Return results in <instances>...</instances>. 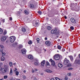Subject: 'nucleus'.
I'll use <instances>...</instances> for the list:
<instances>
[{"label":"nucleus","mask_w":80,"mask_h":80,"mask_svg":"<svg viewBox=\"0 0 80 80\" xmlns=\"http://www.w3.org/2000/svg\"><path fill=\"white\" fill-rule=\"evenodd\" d=\"M70 8L72 10H75L77 9V4L72 3L71 4Z\"/></svg>","instance_id":"nucleus-1"},{"label":"nucleus","mask_w":80,"mask_h":80,"mask_svg":"<svg viewBox=\"0 0 80 80\" xmlns=\"http://www.w3.org/2000/svg\"><path fill=\"white\" fill-rule=\"evenodd\" d=\"M4 67V69L2 68V72L3 73H6L7 72H9V66L7 65H5Z\"/></svg>","instance_id":"nucleus-2"},{"label":"nucleus","mask_w":80,"mask_h":80,"mask_svg":"<svg viewBox=\"0 0 80 80\" xmlns=\"http://www.w3.org/2000/svg\"><path fill=\"white\" fill-rule=\"evenodd\" d=\"M51 33L57 34L58 32L57 31V29L55 28L54 29H52L51 32Z\"/></svg>","instance_id":"nucleus-3"},{"label":"nucleus","mask_w":80,"mask_h":80,"mask_svg":"<svg viewBox=\"0 0 80 80\" xmlns=\"http://www.w3.org/2000/svg\"><path fill=\"white\" fill-rule=\"evenodd\" d=\"M60 56L58 54H56L55 55L54 59L56 60H59L60 59Z\"/></svg>","instance_id":"nucleus-4"},{"label":"nucleus","mask_w":80,"mask_h":80,"mask_svg":"<svg viewBox=\"0 0 80 80\" xmlns=\"http://www.w3.org/2000/svg\"><path fill=\"white\" fill-rule=\"evenodd\" d=\"M71 22L72 23L74 24H72L73 26H75V24L76 23V20L73 18H72L71 19Z\"/></svg>","instance_id":"nucleus-5"},{"label":"nucleus","mask_w":80,"mask_h":80,"mask_svg":"<svg viewBox=\"0 0 80 80\" xmlns=\"http://www.w3.org/2000/svg\"><path fill=\"white\" fill-rule=\"evenodd\" d=\"M70 63V61L69 60H68L67 58H65L64 61V65H68V63Z\"/></svg>","instance_id":"nucleus-6"},{"label":"nucleus","mask_w":80,"mask_h":80,"mask_svg":"<svg viewBox=\"0 0 80 80\" xmlns=\"http://www.w3.org/2000/svg\"><path fill=\"white\" fill-rule=\"evenodd\" d=\"M10 42L12 43L15 42V40H16V38L12 36L10 37Z\"/></svg>","instance_id":"nucleus-7"},{"label":"nucleus","mask_w":80,"mask_h":80,"mask_svg":"<svg viewBox=\"0 0 80 80\" xmlns=\"http://www.w3.org/2000/svg\"><path fill=\"white\" fill-rule=\"evenodd\" d=\"M49 62H51V65H53V66H54L55 65V62L53 61L52 59H50Z\"/></svg>","instance_id":"nucleus-8"},{"label":"nucleus","mask_w":80,"mask_h":80,"mask_svg":"<svg viewBox=\"0 0 80 80\" xmlns=\"http://www.w3.org/2000/svg\"><path fill=\"white\" fill-rule=\"evenodd\" d=\"M7 36H3L1 38V40L2 42H4L5 40H6L7 39Z\"/></svg>","instance_id":"nucleus-9"},{"label":"nucleus","mask_w":80,"mask_h":80,"mask_svg":"<svg viewBox=\"0 0 80 80\" xmlns=\"http://www.w3.org/2000/svg\"><path fill=\"white\" fill-rule=\"evenodd\" d=\"M45 44L47 46H50L51 45V42L49 41H47L45 42Z\"/></svg>","instance_id":"nucleus-10"},{"label":"nucleus","mask_w":80,"mask_h":80,"mask_svg":"<svg viewBox=\"0 0 80 80\" xmlns=\"http://www.w3.org/2000/svg\"><path fill=\"white\" fill-rule=\"evenodd\" d=\"M22 53L23 54H25L27 52V50L25 49H23L22 50Z\"/></svg>","instance_id":"nucleus-11"},{"label":"nucleus","mask_w":80,"mask_h":80,"mask_svg":"<svg viewBox=\"0 0 80 80\" xmlns=\"http://www.w3.org/2000/svg\"><path fill=\"white\" fill-rule=\"evenodd\" d=\"M33 58V57L32 55H29L28 56V58H29V59H30V60H32Z\"/></svg>","instance_id":"nucleus-12"},{"label":"nucleus","mask_w":80,"mask_h":80,"mask_svg":"<svg viewBox=\"0 0 80 80\" xmlns=\"http://www.w3.org/2000/svg\"><path fill=\"white\" fill-rule=\"evenodd\" d=\"M45 61L43 60L41 62V65L42 66H44L45 64Z\"/></svg>","instance_id":"nucleus-13"},{"label":"nucleus","mask_w":80,"mask_h":80,"mask_svg":"<svg viewBox=\"0 0 80 80\" xmlns=\"http://www.w3.org/2000/svg\"><path fill=\"white\" fill-rule=\"evenodd\" d=\"M13 74V70H12V69L11 68L10 69V72L9 73L10 75H12Z\"/></svg>","instance_id":"nucleus-14"},{"label":"nucleus","mask_w":80,"mask_h":80,"mask_svg":"<svg viewBox=\"0 0 80 80\" xmlns=\"http://www.w3.org/2000/svg\"><path fill=\"white\" fill-rule=\"evenodd\" d=\"M46 72L48 73H52V71L50 69H47L46 70Z\"/></svg>","instance_id":"nucleus-15"},{"label":"nucleus","mask_w":80,"mask_h":80,"mask_svg":"<svg viewBox=\"0 0 80 80\" xmlns=\"http://www.w3.org/2000/svg\"><path fill=\"white\" fill-rule=\"evenodd\" d=\"M75 63H77L80 65V60H76L75 61Z\"/></svg>","instance_id":"nucleus-16"},{"label":"nucleus","mask_w":80,"mask_h":80,"mask_svg":"<svg viewBox=\"0 0 80 80\" xmlns=\"http://www.w3.org/2000/svg\"><path fill=\"white\" fill-rule=\"evenodd\" d=\"M22 32H26V29L24 28H22Z\"/></svg>","instance_id":"nucleus-17"},{"label":"nucleus","mask_w":80,"mask_h":80,"mask_svg":"<svg viewBox=\"0 0 80 80\" xmlns=\"http://www.w3.org/2000/svg\"><path fill=\"white\" fill-rule=\"evenodd\" d=\"M58 65L59 67H60V68H62V67H63V65H62V64L61 63H59Z\"/></svg>","instance_id":"nucleus-18"},{"label":"nucleus","mask_w":80,"mask_h":80,"mask_svg":"<svg viewBox=\"0 0 80 80\" xmlns=\"http://www.w3.org/2000/svg\"><path fill=\"white\" fill-rule=\"evenodd\" d=\"M69 57L71 61H73V57L72 56H69Z\"/></svg>","instance_id":"nucleus-19"},{"label":"nucleus","mask_w":80,"mask_h":80,"mask_svg":"<svg viewBox=\"0 0 80 80\" xmlns=\"http://www.w3.org/2000/svg\"><path fill=\"white\" fill-rule=\"evenodd\" d=\"M30 8H34L35 6L33 4H31L30 5Z\"/></svg>","instance_id":"nucleus-20"},{"label":"nucleus","mask_w":80,"mask_h":80,"mask_svg":"<svg viewBox=\"0 0 80 80\" xmlns=\"http://www.w3.org/2000/svg\"><path fill=\"white\" fill-rule=\"evenodd\" d=\"M47 28L48 30H52V28L50 26L47 27Z\"/></svg>","instance_id":"nucleus-21"},{"label":"nucleus","mask_w":80,"mask_h":80,"mask_svg":"<svg viewBox=\"0 0 80 80\" xmlns=\"http://www.w3.org/2000/svg\"><path fill=\"white\" fill-rule=\"evenodd\" d=\"M34 65H39V64L38 62H35L34 63Z\"/></svg>","instance_id":"nucleus-22"},{"label":"nucleus","mask_w":80,"mask_h":80,"mask_svg":"<svg viewBox=\"0 0 80 80\" xmlns=\"http://www.w3.org/2000/svg\"><path fill=\"white\" fill-rule=\"evenodd\" d=\"M24 12L25 13V14H26V15H28V13H29L28 12V11H27V10L24 11Z\"/></svg>","instance_id":"nucleus-23"},{"label":"nucleus","mask_w":80,"mask_h":80,"mask_svg":"<svg viewBox=\"0 0 80 80\" xmlns=\"http://www.w3.org/2000/svg\"><path fill=\"white\" fill-rule=\"evenodd\" d=\"M9 66L11 67H12V65H13V64L12 63V62H9Z\"/></svg>","instance_id":"nucleus-24"},{"label":"nucleus","mask_w":80,"mask_h":80,"mask_svg":"<svg viewBox=\"0 0 80 80\" xmlns=\"http://www.w3.org/2000/svg\"><path fill=\"white\" fill-rule=\"evenodd\" d=\"M67 65L68 67H70L72 66V64L69 62L67 64Z\"/></svg>","instance_id":"nucleus-25"},{"label":"nucleus","mask_w":80,"mask_h":80,"mask_svg":"<svg viewBox=\"0 0 80 80\" xmlns=\"http://www.w3.org/2000/svg\"><path fill=\"white\" fill-rule=\"evenodd\" d=\"M18 47L19 48H23V45H18Z\"/></svg>","instance_id":"nucleus-26"},{"label":"nucleus","mask_w":80,"mask_h":80,"mask_svg":"<svg viewBox=\"0 0 80 80\" xmlns=\"http://www.w3.org/2000/svg\"><path fill=\"white\" fill-rule=\"evenodd\" d=\"M5 60V58L4 57H2L1 58V61H4Z\"/></svg>","instance_id":"nucleus-27"},{"label":"nucleus","mask_w":80,"mask_h":80,"mask_svg":"<svg viewBox=\"0 0 80 80\" xmlns=\"http://www.w3.org/2000/svg\"><path fill=\"white\" fill-rule=\"evenodd\" d=\"M28 44H29V45H31V44H32V41L30 40L28 42Z\"/></svg>","instance_id":"nucleus-28"},{"label":"nucleus","mask_w":80,"mask_h":80,"mask_svg":"<svg viewBox=\"0 0 80 80\" xmlns=\"http://www.w3.org/2000/svg\"><path fill=\"white\" fill-rule=\"evenodd\" d=\"M37 41V42H38V43H39V42L40 41V39H39V38H37L36 39Z\"/></svg>","instance_id":"nucleus-29"},{"label":"nucleus","mask_w":80,"mask_h":80,"mask_svg":"<svg viewBox=\"0 0 80 80\" xmlns=\"http://www.w3.org/2000/svg\"><path fill=\"white\" fill-rule=\"evenodd\" d=\"M3 33V30L0 28V33Z\"/></svg>","instance_id":"nucleus-30"},{"label":"nucleus","mask_w":80,"mask_h":80,"mask_svg":"<svg viewBox=\"0 0 80 80\" xmlns=\"http://www.w3.org/2000/svg\"><path fill=\"white\" fill-rule=\"evenodd\" d=\"M19 74V72H18V71L16 72V75L18 76V75Z\"/></svg>","instance_id":"nucleus-31"},{"label":"nucleus","mask_w":80,"mask_h":80,"mask_svg":"<svg viewBox=\"0 0 80 80\" xmlns=\"http://www.w3.org/2000/svg\"><path fill=\"white\" fill-rule=\"evenodd\" d=\"M58 49H59V50H60V49L62 48V47H61L60 46H58Z\"/></svg>","instance_id":"nucleus-32"},{"label":"nucleus","mask_w":80,"mask_h":80,"mask_svg":"<svg viewBox=\"0 0 80 80\" xmlns=\"http://www.w3.org/2000/svg\"><path fill=\"white\" fill-rule=\"evenodd\" d=\"M9 20H10V21H12V20L13 19H12V17H10L9 18Z\"/></svg>","instance_id":"nucleus-33"},{"label":"nucleus","mask_w":80,"mask_h":80,"mask_svg":"<svg viewBox=\"0 0 80 80\" xmlns=\"http://www.w3.org/2000/svg\"><path fill=\"white\" fill-rule=\"evenodd\" d=\"M5 52H2V56H5Z\"/></svg>","instance_id":"nucleus-34"},{"label":"nucleus","mask_w":80,"mask_h":80,"mask_svg":"<svg viewBox=\"0 0 80 80\" xmlns=\"http://www.w3.org/2000/svg\"><path fill=\"white\" fill-rule=\"evenodd\" d=\"M8 78V76H7V75L4 76V79H6V78Z\"/></svg>","instance_id":"nucleus-35"},{"label":"nucleus","mask_w":80,"mask_h":80,"mask_svg":"<svg viewBox=\"0 0 80 80\" xmlns=\"http://www.w3.org/2000/svg\"><path fill=\"white\" fill-rule=\"evenodd\" d=\"M38 13H39V14H40V15H42V12L41 11H39L38 12Z\"/></svg>","instance_id":"nucleus-36"},{"label":"nucleus","mask_w":80,"mask_h":80,"mask_svg":"<svg viewBox=\"0 0 80 80\" xmlns=\"http://www.w3.org/2000/svg\"><path fill=\"white\" fill-rule=\"evenodd\" d=\"M68 70H73V68H68Z\"/></svg>","instance_id":"nucleus-37"},{"label":"nucleus","mask_w":80,"mask_h":80,"mask_svg":"<svg viewBox=\"0 0 80 80\" xmlns=\"http://www.w3.org/2000/svg\"><path fill=\"white\" fill-rule=\"evenodd\" d=\"M0 47L2 48H4V47L3 45H0Z\"/></svg>","instance_id":"nucleus-38"},{"label":"nucleus","mask_w":80,"mask_h":80,"mask_svg":"<svg viewBox=\"0 0 80 80\" xmlns=\"http://www.w3.org/2000/svg\"><path fill=\"white\" fill-rule=\"evenodd\" d=\"M70 28L71 30H74V28H73V26L71 27Z\"/></svg>","instance_id":"nucleus-39"},{"label":"nucleus","mask_w":80,"mask_h":80,"mask_svg":"<svg viewBox=\"0 0 80 80\" xmlns=\"http://www.w3.org/2000/svg\"><path fill=\"white\" fill-rule=\"evenodd\" d=\"M3 50L2 49H0V52H1V53H3Z\"/></svg>","instance_id":"nucleus-40"},{"label":"nucleus","mask_w":80,"mask_h":80,"mask_svg":"<svg viewBox=\"0 0 80 80\" xmlns=\"http://www.w3.org/2000/svg\"><path fill=\"white\" fill-rule=\"evenodd\" d=\"M46 64L47 65H48V66H49V65H50L49 62H46Z\"/></svg>","instance_id":"nucleus-41"},{"label":"nucleus","mask_w":80,"mask_h":80,"mask_svg":"<svg viewBox=\"0 0 80 80\" xmlns=\"http://www.w3.org/2000/svg\"><path fill=\"white\" fill-rule=\"evenodd\" d=\"M6 33H7V30H5L4 32V35H5V34H6Z\"/></svg>","instance_id":"nucleus-42"},{"label":"nucleus","mask_w":80,"mask_h":80,"mask_svg":"<svg viewBox=\"0 0 80 80\" xmlns=\"http://www.w3.org/2000/svg\"><path fill=\"white\" fill-rule=\"evenodd\" d=\"M1 21L2 22L4 23V22H5V19H2Z\"/></svg>","instance_id":"nucleus-43"},{"label":"nucleus","mask_w":80,"mask_h":80,"mask_svg":"<svg viewBox=\"0 0 80 80\" xmlns=\"http://www.w3.org/2000/svg\"><path fill=\"white\" fill-rule=\"evenodd\" d=\"M2 65H3V63L0 62V66H2Z\"/></svg>","instance_id":"nucleus-44"},{"label":"nucleus","mask_w":80,"mask_h":80,"mask_svg":"<svg viewBox=\"0 0 80 80\" xmlns=\"http://www.w3.org/2000/svg\"><path fill=\"white\" fill-rule=\"evenodd\" d=\"M68 76H71V73H68Z\"/></svg>","instance_id":"nucleus-45"},{"label":"nucleus","mask_w":80,"mask_h":80,"mask_svg":"<svg viewBox=\"0 0 80 80\" xmlns=\"http://www.w3.org/2000/svg\"><path fill=\"white\" fill-rule=\"evenodd\" d=\"M23 79H25L26 78V77H25V76H24L23 77Z\"/></svg>","instance_id":"nucleus-46"},{"label":"nucleus","mask_w":80,"mask_h":80,"mask_svg":"<svg viewBox=\"0 0 80 80\" xmlns=\"http://www.w3.org/2000/svg\"><path fill=\"white\" fill-rule=\"evenodd\" d=\"M35 24L36 25L38 26V22H36L35 23Z\"/></svg>","instance_id":"nucleus-47"},{"label":"nucleus","mask_w":80,"mask_h":80,"mask_svg":"<svg viewBox=\"0 0 80 80\" xmlns=\"http://www.w3.org/2000/svg\"><path fill=\"white\" fill-rule=\"evenodd\" d=\"M34 70L35 72H37V71H38V70L36 68L34 69Z\"/></svg>","instance_id":"nucleus-48"},{"label":"nucleus","mask_w":80,"mask_h":80,"mask_svg":"<svg viewBox=\"0 0 80 80\" xmlns=\"http://www.w3.org/2000/svg\"><path fill=\"white\" fill-rule=\"evenodd\" d=\"M65 50V49H64V48H62V52H64Z\"/></svg>","instance_id":"nucleus-49"},{"label":"nucleus","mask_w":80,"mask_h":80,"mask_svg":"<svg viewBox=\"0 0 80 80\" xmlns=\"http://www.w3.org/2000/svg\"><path fill=\"white\" fill-rule=\"evenodd\" d=\"M34 72H35L34 70H33V69H32V73H34Z\"/></svg>","instance_id":"nucleus-50"},{"label":"nucleus","mask_w":80,"mask_h":80,"mask_svg":"<svg viewBox=\"0 0 80 80\" xmlns=\"http://www.w3.org/2000/svg\"><path fill=\"white\" fill-rule=\"evenodd\" d=\"M64 18H65V19H67V16H64Z\"/></svg>","instance_id":"nucleus-51"},{"label":"nucleus","mask_w":80,"mask_h":80,"mask_svg":"<svg viewBox=\"0 0 80 80\" xmlns=\"http://www.w3.org/2000/svg\"><path fill=\"white\" fill-rule=\"evenodd\" d=\"M1 70H2V67H0V71H1Z\"/></svg>","instance_id":"nucleus-52"},{"label":"nucleus","mask_w":80,"mask_h":80,"mask_svg":"<svg viewBox=\"0 0 80 80\" xmlns=\"http://www.w3.org/2000/svg\"><path fill=\"white\" fill-rule=\"evenodd\" d=\"M23 73H26V70H24L23 71Z\"/></svg>","instance_id":"nucleus-53"},{"label":"nucleus","mask_w":80,"mask_h":80,"mask_svg":"<svg viewBox=\"0 0 80 80\" xmlns=\"http://www.w3.org/2000/svg\"><path fill=\"white\" fill-rule=\"evenodd\" d=\"M44 39L45 40H47V37L45 38Z\"/></svg>","instance_id":"nucleus-54"},{"label":"nucleus","mask_w":80,"mask_h":80,"mask_svg":"<svg viewBox=\"0 0 80 80\" xmlns=\"http://www.w3.org/2000/svg\"><path fill=\"white\" fill-rule=\"evenodd\" d=\"M15 70H14V71H16L17 70V69L16 68H15Z\"/></svg>","instance_id":"nucleus-55"},{"label":"nucleus","mask_w":80,"mask_h":80,"mask_svg":"<svg viewBox=\"0 0 80 80\" xmlns=\"http://www.w3.org/2000/svg\"><path fill=\"white\" fill-rule=\"evenodd\" d=\"M58 78H55V79L56 80H57Z\"/></svg>","instance_id":"nucleus-56"},{"label":"nucleus","mask_w":80,"mask_h":80,"mask_svg":"<svg viewBox=\"0 0 80 80\" xmlns=\"http://www.w3.org/2000/svg\"><path fill=\"white\" fill-rule=\"evenodd\" d=\"M34 80H37V78H34Z\"/></svg>","instance_id":"nucleus-57"},{"label":"nucleus","mask_w":80,"mask_h":80,"mask_svg":"<svg viewBox=\"0 0 80 80\" xmlns=\"http://www.w3.org/2000/svg\"><path fill=\"white\" fill-rule=\"evenodd\" d=\"M13 65H16V63H14Z\"/></svg>","instance_id":"nucleus-58"},{"label":"nucleus","mask_w":80,"mask_h":80,"mask_svg":"<svg viewBox=\"0 0 80 80\" xmlns=\"http://www.w3.org/2000/svg\"><path fill=\"white\" fill-rule=\"evenodd\" d=\"M17 44H18V43L17 42H16L15 43V45H17Z\"/></svg>","instance_id":"nucleus-59"},{"label":"nucleus","mask_w":80,"mask_h":80,"mask_svg":"<svg viewBox=\"0 0 80 80\" xmlns=\"http://www.w3.org/2000/svg\"><path fill=\"white\" fill-rule=\"evenodd\" d=\"M18 14H20V12H18Z\"/></svg>","instance_id":"nucleus-60"},{"label":"nucleus","mask_w":80,"mask_h":80,"mask_svg":"<svg viewBox=\"0 0 80 80\" xmlns=\"http://www.w3.org/2000/svg\"><path fill=\"white\" fill-rule=\"evenodd\" d=\"M65 80H67V78H65Z\"/></svg>","instance_id":"nucleus-61"},{"label":"nucleus","mask_w":80,"mask_h":80,"mask_svg":"<svg viewBox=\"0 0 80 80\" xmlns=\"http://www.w3.org/2000/svg\"><path fill=\"white\" fill-rule=\"evenodd\" d=\"M58 42H60V39H58Z\"/></svg>","instance_id":"nucleus-62"},{"label":"nucleus","mask_w":80,"mask_h":80,"mask_svg":"<svg viewBox=\"0 0 80 80\" xmlns=\"http://www.w3.org/2000/svg\"><path fill=\"white\" fill-rule=\"evenodd\" d=\"M50 80H54V78H52Z\"/></svg>","instance_id":"nucleus-63"},{"label":"nucleus","mask_w":80,"mask_h":80,"mask_svg":"<svg viewBox=\"0 0 80 80\" xmlns=\"http://www.w3.org/2000/svg\"><path fill=\"white\" fill-rule=\"evenodd\" d=\"M57 80H60V78H58L57 79Z\"/></svg>","instance_id":"nucleus-64"}]
</instances>
